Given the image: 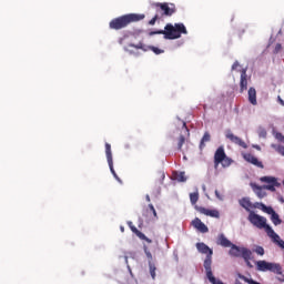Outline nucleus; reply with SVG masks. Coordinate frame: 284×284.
Segmentation results:
<instances>
[{"mask_svg": "<svg viewBox=\"0 0 284 284\" xmlns=\"http://www.w3.org/2000/svg\"><path fill=\"white\" fill-rule=\"evenodd\" d=\"M143 19H145L144 13H128L112 19L109 22V28L110 30H123L128 28L130 23H139V21H143Z\"/></svg>", "mask_w": 284, "mask_h": 284, "instance_id": "1", "label": "nucleus"}, {"mask_svg": "<svg viewBox=\"0 0 284 284\" xmlns=\"http://www.w3.org/2000/svg\"><path fill=\"white\" fill-rule=\"evenodd\" d=\"M248 221L252 223V225H254V227H257L258 230H265L267 236H270L272 241H277L278 234H276L272 226L267 224L266 217L254 213V211H250Z\"/></svg>", "mask_w": 284, "mask_h": 284, "instance_id": "2", "label": "nucleus"}, {"mask_svg": "<svg viewBox=\"0 0 284 284\" xmlns=\"http://www.w3.org/2000/svg\"><path fill=\"white\" fill-rule=\"evenodd\" d=\"M181 34H187V29L183 23H168L164 27V39L174 41V39H181Z\"/></svg>", "mask_w": 284, "mask_h": 284, "instance_id": "3", "label": "nucleus"}, {"mask_svg": "<svg viewBox=\"0 0 284 284\" xmlns=\"http://www.w3.org/2000/svg\"><path fill=\"white\" fill-rule=\"evenodd\" d=\"M196 250L200 252V254H206L204 260V270L206 276L214 274L212 273V254H214V251H212V248H210V246L203 242L196 243Z\"/></svg>", "mask_w": 284, "mask_h": 284, "instance_id": "4", "label": "nucleus"}, {"mask_svg": "<svg viewBox=\"0 0 284 284\" xmlns=\"http://www.w3.org/2000/svg\"><path fill=\"white\" fill-rule=\"evenodd\" d=\"M232 163H234V160L227 158L223 146H219L214 153V169L219 170V165H222V168H230Z\"/></svg>", "mask_w": 284, "mask_h": 284, "instance_id": "5", "label": "nucleus"}, {"mask_svg": "<svg viewBox=\"0 0 284 284\" xmlns=\"http://www.w3.org/2000/svg\"><path fill=\"white\" fill-rule=\"evenodd\" d=\"M257 272H273V274H283V268L278 263L267 262L265 260H261L255 262Z\"/></svg>", "mask_w": 284, "mask_h": 284, "instance_id": "6", "label": "nucleus"}, {"mask_svg": "<svg viewBox=\"0 0 284 284\" xmlns=\"http://www.w3.org/2000/svg\"><path fill=\"white\" fill-rule=\"evenodd\" d=\"M153 7L161 19H163V17H172V14L176 12V6L174 3L156 2Z\"/></svg>", "mask_w": 284, "mask_h": 284, "instance_id": "7", "label": "nucleus"}, {"mask_svg": "<svg viewBox=\"0 0 284 284\" xmlns=\"http://www.w3.org/2000/svg\"><path fill=\"white\" fill-rule=\"evenodd\" d=\"M105 154L110 171L113 174L114 179H116L119 183H123V181H121V178H119V175L116 174V171H114V162L112 160V145H110V143H105Z\"/></svg>", "mask_w": 284, "mask_h": 284, "instance_id": "8", "label": "nucleus"}, {"mask_svg": "<svg viewBox=\"0 0 284 284\" xmlns=\"http://www.w3.org/2000/svg\"><path fill=\"white\" fill-rule=\"evenodd\" d=\"M195 209L197 210V212H200V214L211 216L212 219H219L221 216V213L217 210H210L203 206H195Z\"/></svg>", "mask_w": 284, "mask_h": 284, "instance_id": "9", "label": "nucleus"}, {"mask_svg": "<svg viewBox=\"0 0 284 284\" xmlns=\"http://www.w3.org/2000/svg\"><path fill=\"white\" fill-rule=\"evenodd\" d=\"M226 139L231 141V143H234L235 145H240V148H247V144L245 141H243L241 138L234 135L231 131H227L225 134Z\"/></svg>", "mask_w": 284, "mask_h": 284, "instance_id": "10", "label": "nucleus"}, {"mask_svg": "<svg viewBox=\"0 0 284 284\" xmlns=\"http://www.w3.org/2000/svg\"><path fill=\"white\" fill-rule=\"evenodd\" d=\"M192 225L195 230H197V232H201L202 234H207V232H210V229H207V225H205V223H203L199 217H195L192 221Z\"/></svg>", "mask_w": 284, "mask_h": 284, "instance_id": "11", "label": "nucleus"}, {"mask_svg": "<svg viewBox=\"0 0 284 284\" xmlns=\"http://www.w3.org/2000/svg\"><path fill=\"white\" fill-rule=\"evenodd\" d=\"M245 90H247V69H242L240 78V94H243Z\"/></svg>", "mask_w": 284, "mask_h": 284, "instance_id": "12", "label": "nucleus"}, {"mask_svg": "<svg viewBox=\"0 0 284 284\" xmlns=\"http://www.w3.org/2000/svg\"><path fill=\"white\" fill-rule=\"evenodd\" d=\"M250 186L252 187L253 192L256 194L258 199H265V196H267V193L263 191L265 190L263 186L254 182H251Z\"/></svg>", "mask_w": 284, "mask_h": 284, "instance_id": "13", "label": "nucleus"}, {"mask_svg": "<svg viewBox=\"0 0 284 284\" xmlns=\"http://www.w3.org/2000/svg\"><path fill=\"white\" fill-rule=\"evenodd\" d=\"M245 161H247V163H252V165H255V168H260L261 170H263L265 166L263 165V162H261L256 156H254L253 154H246L244 155Z\"/></svg>", "mask_w": 284, "mask_h": 284, "instance_id": "14", "label": "nucleus"}, {"mask_svg": "<svg viewBox=\"0 0 284 284\" xmlns=\"http://www.w3.org/2000/svg\"><path fill=\"white\" fill-rule=\"evenodd\" d=\"M255 207H257V210H262V212L268 214L270 216L276 212L272 206H267L264 203H255Z\"/></svg>", "mask_w": 284, "mask_h": 284, "instance_id": "15", "label": "nucleus"}, {"mask_svg": "<svg viewBox=\"0 0 284 284\" xmlns=\"http://www.w3.org/2000/svg\"><path fill=\"white\" fill-rule=\"evenodd\" d=\"M131 231L133 232L134 235L138 236V239H140L141 241H145L146 243H152V240L149 239L148 236H145V234H143V232L139 231V229H136V226H130Z\"/></svg>", "mask_w": 284, "mask_h": 284, "instance_id": "16", "label": "nucleus"}, {"mask_svg": "<svg viewBox=\"0 0 284 284\" xmlns=\"http://www.w3.org/2000/svg\"><path fill=\"white\" fill-rule=\"evenodd\" d=\"M217 245H221L222 247H231L232 242L227 240L224 234H220L217 236Z\"/></svg>", "mask_w": 284, "mask_h": 284, "instance_id": "17", "label": "nucleus"}, {"mask_svg": "<svg viewBox=\"0 0 284 284\" xmlns=\"http://www.w3.org/2000/svg\"><path fill=\"white\" fill-rule=\"evenodd\" d=\"M242 251L243 248L236 246V244H232L229 254L230 256H235L236 258H239V256H241Z\"/></svg>", "mask_w": 284, "mask_h": 284, "instance_id": "18", "label": "nucleus"}, {"mask_svg": "<svg viewBox=\"0 0 284 284\" xmlns=\"http://www.w3.org/2000/svg\"><path fill=\"white\" fill-rule=\"evenodd\" d=\"M248 101L252 105H256L257 101H256V89L254 88H250L248 89Z\"/></svg>", "mask_w": 284, "mask_h": 284, "instance_id": "19", "label": "nucleus"}, {"mask_svg": "<svg viewBox=\"0 0 284 284\" xmlns=\"http://www.w3.org/2000/svg\"><path fill=\"white\" fill-rule=\"evenodd\" d=\"M260 181L262 183H267L268 185L278 183V180H276L274 176H262Z\"/></svg>", "mask_w": 284, "mask_h": 284, "instance_id": "20", "label": "nucleus"}, {"mask_svg": "<svg viewBox=\"0 0 284 284\" xmlns=\"http://www.w3.org/2000/svg\"><path fill=\"white\" fill-rule=\"evenodd\" d=\"M240 205L242 207H244V210H246V212H250V207H252V202L250 201V199L244 197V199L240 200Z\"/></svg>", "mask_w": 284, "mask_h": 284, "instance_id": "21", "label": "nucleus"}, {"mask_svg": "<svg viewBox=\"0 0 284 284\" xmlns=\"http://www.w3.org/2000/svg\"><path fill=\"white\" fill-rule=\"evenodd\" d=\"M241 256L244 258V261H252V251L242 248Z\"/></svg>", "mask_w": 284, "mask_h": 284, "instance_id": "22", "label": "nucleus"}, {"mask_svg": "<svg viewBox=\"0 0 284 284\" xmlns=\"http://www.w3.org/2000/svg\"><path fill=\"white\" fill-rule=\"evenodd\" d=\"M210 140H211L210 132H205L200 143V150H203V148H205V143L210 142Z\"/></svg>", "mask_w": 284, "mask_h": 284, "instance_id": "23", "label": "nucleus"}, {"mask_svg": "<svg viewBox=\"0 0 284 284\" xmlns=\"http://www.w3.org/2000/svg\"><path fill=\"white\" fill-rule=\"evenodd\" d=\"M271 221L273 225H281V223H283V220H281V216L276 212L273 215H271Z\"/></svg>", "mask_w": 284, "mask_h": 284, "instance_id": "24", "label": "nucleus"}, {"mask_svg": "<svg viewBox=\"0 0 284 284\" xmlns=\"http://www.w3.org/2000/svg\"><path fill=\"white\" fill-rule=\"evenodd\" d=\"M174 176L175 180L179 181L180 183H185V181H187V178H185V172H176Z\"/></svg>", "mask_w": 284, "mask_h": 284, "instance_id": "25", "label": "nucleus"}, {"mask_svg": "<svg viewBox=\"0 0 284 284\" xmlns=\"http://www.w3.org/2000/svg\"><path fill=\"white\" fill-rule=\"evenodd\" d=\"M239 278H241V281H244V283H247V284H261V283L254 281L252 277H247L245 275L239 274Z\"/></svg>", "mask_w": 284, "mask_h": 284, "instance_id": "26", "label": "nucleus"}, {"mask_svg": "<svg viewBox=\"0 0 284 284\" xmlns=\"http://www.w3.org/2000/svg\"><path fill=\"white\" fill-rule=\"evenodd\" d=\"M149 270L152 278H156V266L154 265V263L149 262Z\"/></svg>", "mask_w": 284, "mask_h": 284, "instance_id": "27", "label": "nucleus"}, {"mask_svg": "<svg viewBox=\"0 0 284 284\" xmlns=\"http://www.w3.org/2000/svg\"><path fill=\"white\" fill-rule=\"evenodd\" d=\"M184 144H185V135H180L178 140V150L180 152L183 150Z\"/></svg>", "mask_w": 284, "mask_h": 284, "instance_id": "28", "label": "nucleus"}, {"mask_svg": "<svg viewBox=\"0 0 284 284\" xmlns=\"http://www.w3.org/2000/svg\"><path fill=\"white\" fill-rule=\"evenodd\" d=\"M278 185H281V184L278 182H276V184L264 185L263 189L268 190L270 192H276V187H278Z\"/></svg>", "mask_w": 284, "mask_h": 284, "instance_id": "29", "label": "nucleus"}, {"mask_svg": "<svg viewBox=\"0 0 284 284\" xmlns=\"http://www.w3.org/2000/svg\"><path fill=\"white\" fill-rule=\"evenodd\" d=\"M190 201L192 205H196V203L199 202V192L191 193Z\"/></svg>", "mask_w": 284, "mask_h": 284, "instance_id": "30", "label": "nucleus"}, {"mask_svg": "<svg viewBox=\"0 0 284 284\" xmlns=\"http://www.w3.org/2000/svg\"><path fill=\"white\" fill-rule=\"evenodd\" d=\"M206 278L210 281V283L212 284H222L221 280H216V277H214V274L211 275H206Z\"/></svg>", "mask_w": 284, "mask_h": 284, "instance_id": "31", "label": "nucleus"}, {"mask_svg": "<svg viewBox=\"0 0 284 284\" xmlns=\"http://www.w3.org/2000/svg\"><path fill=\"white\" fill-rule=\"evenodd\" d=\"M159 19H161V14L155 13V16L149 21V26H155Z\"/></svg>", "mask_w": 284, "mask_h": 284, "instance_id": "32", "label": "nucleus"}, {"mask_svg": "<svg viewBox=\"0 0 284 284\" xmlns=\"http://www.w3.org/2000/svg\"><path fill=\"white\" fill-rule=\"evenodd\" d=\"M255 253L258 254L260 256H264L265 255V248H263V246H256Z\"/></svg>", "mask_w": 284, "mask_h": 284, "instance_id": "33", "label": "nucleus"}, {"mask_svg": "<svg viewBox=\"0 0 284 284\" xmlns=\"http://www.w3.org/2000/svg\"><path fill=\"white\" fill-rule=\"evenodd\" d=\"M144 254L149 258V263H152V253L148 250V246H144Z\"/></svg>", "mask_w": 284, "mask_h": 284, "instance_id": "34", "label": "nucleus"}, {"mask_svg": "<svg viewBox=\"0 0 284 284\" xmlns=\"http://www.w3.org/2000/svg\"><path fill=\"white\" fill-rule=\"evenodd\" d=\"M181 123L186 136H190V129H187V123H185V121H181Z\"/></svg>", "mask_w": 284, "mask_h": 284, "instance_id": "35", "label": "nucleus"}, {"mask_svg": "<svg viewBox=\"0 0 284 284\" xmlns=\"http://www.w3.org/2000/svg\"><path fill=\"white\" fill-rule=\"evenodd\" d=\"M149 210L152 211L154 219H159V215L156 214V209H154L153 204H149Z\"/></svg>", "mask_w": 284, "mask_h": 284, "instance_id": "36", "label": "nucleus"}, {"mask_svg": "<svg viewBox=\"0 0 284 284\" xmlns=\"http://www.w3.org/2000/svg\"><path fill=\"white\" fill-rule=\"evenodd\" d=\"M129 48H135V50H143V44L140 42L138 44H129Z\"/></svg>", "mask_w": 284, "mask_h": 284, "instance_id": "37", "label": "nucleus"}, {"mask_svg": "<svg viewBox=\"0 0 284 284\" xmlns=\"http://www.w3.org/2000/svg\"><path fill=\"white\" fill-rule=\"evenodd\" d=\"M151 50L152 52H154V54H163V50L162 49H159L156 47H151Z\"/></svg>", "mask_w": 284, "mask_h": 284, "instance_id": "38", "label": "nucleus"}, {"mask_svg": "<svg viewBox=\"0 0 284 284\" xmlns=\"http://www.w3.org/2000/svg\"><path fill=\"white\" fill-rule=\"evenodd\" d=\"M154 34H163L164 36V30H156V31L149 32V37H154Z\"/></svg>", "mask_w": 284, "mask_h": 284, "instance_id": "39", "label": "nucleus"}, {"mask_svg": "<svg viewBox=\"0 0 284 284\" xmlns=\"http://www.w3.org/2000/svg\"><path fill=\"white\" fill-rule=\"evenodd\" d=\"M215 196H216V199H219L220 201H223V196H221V194L219 193V190H215Z\"/></svg>", "mask_w": 284, "mask_h": 284, "instance_id": "40", "label": "nucleus"}, {"mask_svg": "<svg viewBox=\"0 0 284 284\" xmlns=\"http://www.w3.org/2000/svg\"><path fill=\"white\" fill-rule=\"evenodd\" d=\"M239 65H241V64L239 63V61H235V62L233 63V65H232V70H236V69L239 68Z\"/></svg>", "mask_w": 284, "mask_h": 284, "instance_id": "41", "label": "nucleus"}, {"mask_svg": "<svg viewBox=\"0 0 284 284\" xmlns=\"http://www.w3.org/2000/svg\"><path fill=\"white\" fill-rule=\"evenodd\" d=\"M281 48H283V47L281 45V43H277V44L275 45V52H281Z\"/></svg>", "mask_w": 284, "mask_h": 284, "instance_id": "42", "label": "nucleus"}, {"mask_svg": "<svg viewBox=\"0 0 284 284\" xmlns=\"http://www.w3.org/2000/svg\"><path fill=\"white\" fill-rule=\"evenodd\" d=\"M277 99H278V103L284 106V101H283V99H281V97H278Z\"/></svg>", "mask_w": 284, "mask_h": 284, "instance_id": "43", "label": "nucleus"}, {"mask_svg": "<svg viewBox=\"0 0 284 284\" xmlns=\"http://www.w3.org/2000/svg\"><path fill=\"white\" fill-rule=\"evenodd\" d=\"M145 200H146L148 203H150V201H151L150 195L146 194Z\"/></svg>", "mask_w": 284, "mask_h": 284, "instance_id": "44", "label": "nucleus"}, {"mask_svg": "<svg viewBox=\"0 0 284 284\" xmlns=\"http://www.w3.org/2000/svg\"><path fill=\"white\" fill-rule=\"evenodd\" d=\"M247 267H252V263H250V260L248 261H245Z\"/></svg>", "mask_w": 284, "mask_h": 284, "instance_id": "45", "label": "nucleus"}, {"mask_svg": "<svg viewBox=\"0 0 284 284\" xmlns=\"http://www.w3.org/2000/svg\"><path fill=\"white\" fill-rule=\"evenodd\" d=\"M277 281H281V282H283V280H282L281 277H277Z\"/></svg>", "mask_w": 284, "mask_h": 284, "instance_id": "46", "label": "nucleus"}, {"mask_svg": "<svg viewBox=\"0 0 284 284\" xmlns=\"http://www.w3.org/2000/svg\"><path fill=\"white\" fill-rule=\"evenodd\" d=\"M121 232H123V227H121Z\"/></svg>", "mask_w": 284, "mask_h": 284, "instance_id": "47", "label": "nucleus"}, {"mask_svg": "<svg viewBox=\"0 0 284 284\" xmlns=\"http://www.w3.org/2000/svg\"><path fill=\"white\" fill-rule=\"evenodd\" d=\"M278 34H281V30L278 31Z\"/></svg>", "mask_w": 284, "mask_h": 284, "instance_id": "48", "label": "nucleus"}]
</instances>
